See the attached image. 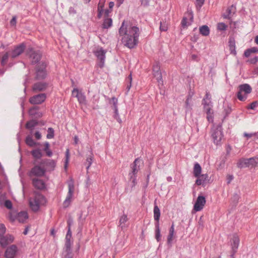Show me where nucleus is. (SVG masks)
I'll return each mask as SVG.
<instances>
[{
    "instance_id": "31",
    "label": "nucleus",
    "mask_w": 258,
    "mask_h": 258,
    "mask_svg": "<svg viewBox=\"0 0 258 258\" xmlns=\"http://www.w3.org/2000/svg\"><path fill=\"white\" fill-rule=\"evenodd\" d=\"M25 142L26 144L30 147H34L37 145H39V143H37L33 140L32 137L31 136H28L26 137Z\"/></svg>"
},
{
    "instance_id": "16",
    "label": "nucleus",
    "mask_w": 258,
    "mask_h": 258,
    "mask_svg": "<svg viewBox=\"0 0 258 258\" xmlns=\"http://www.w3.org/2000/svg\"><path fill=\"white\" fill-rule=\"evenodd\" d=\"M14 237L10 234H7L0 238V244L3 247H6L8 244L14 241Z\"/></svg>"
},
{
    "instance_id": "12",
    "label": "nucleus",
    "mask_w": 258,
    "mask_h": 258,
    "mask_svg": "<svg viewBox=\"0 0 258 258\" xmlns=\"http://www.w3.org/2000/svg\"><path fill=\"white\" fill-rule=\"evenodd\" d=\"M18 250V247L16 245H11L6 249L5 252V257L6 258H14Z\"/></svg>"
},
{
    "instance_id": "49",
    "label": "nucleus",
    "mask_w": 258,
    "mask_h": 258,
    "mask_svg": "<svg viewBox=\"0 0 258 258\" xmlns=\"http://www.w3.org/2000/svg\"><path fill=\"white\" fill-rule=\"evenodd\" d=\"M130 180L132 182V186L134 187L136 185L137 182H136V176H133V175H130Z\"/></svg>"
},
{
    "instance_id": "25",
    "label": "nucleus",
    "mask_w": 258,
    "mask_h": 258,
    "mask_svg": "<svg viewBox=\"0 0 258 258\" xmlns=\"http://www.w3.org/2000/svg\"><path fill=\"white\" fill-rule=\"evenodd\" d=\"M236 8L233 5L229 7L226 12L223 14L224 18H230L231 16H232L235 12Z\"/></svg>"
},
{
    "instance_id": "5",
    "label": "nucleus",
    "mask_w": 258,
    "mask_h": 258,
    "mask_svg": "<svg viewBox=\"0 0 258 258\" xmlns=\"http://www.w3.org/2000/svg\"><path fill=\"white\" fill-rule=\"evenodd\" d=\"M238 89L237 97L239 100L244 101L246 99L248 94L251 93V87L247 84H244L240 85Z\"/></svg>"
},
{
    "instance_id": "27",
    "label": "nucleus",
    "mask_w": 258,
    "mask_h": 258,
    "mask_svg": "<svg viewBox=\"0 0 258 258\" xmlns=\"http://www.w3.org/2000/svg\"><path fill=\"white\" fill-rule=\"evenodd\" d=\"M202 172V168L198 163H196L194 165L193 174L197 177L199 176Z\"/></svg>"
},
{
    "instance_id": "46",
    "label": "nucleus",
    "mask_w": 258,
    "mask_h": 258,
    "mask_svg": "<svg viewBox=\"0 0 258 258\" xmlns=\"http://www.w3.org/2000/svg\"><path fill=\"white\" fill-rule=\"evenodd\" d=\"M155 238L158 241H159L161 238L160 231L158 227L155 230Z\"/></svg>"
},
{
    "instance_id": "9",
    "label": "nucleus",
    "mask_w": 258,
    "mask_h": 258,
    "mask_svg": "<svg viewBox=\"0 0 258 258\" xmlns=\"http://www.w3.org/2000/svg\"><path fill=\"white\" fill-rule=\"evenodd\" d=\"M46 98L45 93L39 94L30 97L29 102L32 104H40L45 100Z\"/></svg>"
},
{
    "instance_id": "7",
    "label": "nucleus",
    "mask_w": 258,
    "mask_h": 258,
    "mask_svg": "<svg viewBox=\"0 0 258 258\" xmlns=\"http://www.w3.org/2000/svg\"><path fill=\"white\" fill-rule=\"evenodd\" d=\"M94 53L95 56L97 57L98 59L99 60L98 66L100 68H103L104 65L105 54L106 53V51L104 50L102 47H98L95 51H94Z\"/></svg>"
},
{
    "instance_id": "28",
    "label": "nucleus",
    "mask_w": 258,
    "mask_h": 258,
    "mask_svg": "<svg viewBox=\"0 0 258 258\" xmlns=\"http://www.w3.org/2000/svg\"><path fill=\"white\" fill-rule=\"evenodd\" d=\"M31 153L32 156L34 158L37 159H40L43 156L42 153L40 149H36L33 150L31 152Z\"/></svg>"
},
{
    "instance_id": "22",
    "label": "nucleus",
    "mask_w": 258,
    "mask_h": 258,
    "mask_svg": "<svg viewBox=\"0 0 258 258\" xmlns=\"http://www.w3.org/2000/svg\"><path fill=\"white\" fill-rule=\"evenodd\" d=\"M197 179L196 181V183L198 185H203L208 179V175L207 174H200L199 176L197 177Z\"/></svg>"
},
{
    "instance_id": "55",
    "label": "nucleus",
    "mask_w": 258,
    "mask_h": 258,
    "mask_svg": "<svg viewBox=\"0 0 258 258\" xmlns=\"http://www.w3.org/2000/svg\"><path fill=\"white\" fill-rule=\"evenodd\" d=\"M248 62L252 64H255L258 61V56H255L252 58H250L247 60Z\"/></svg>"
},
{
    "instance_id": "23",
    "label": "nucleus",
    "mask_w": 258,
    "mask_h": 258,
    "mask_svg": "<svg viewBox=\"0 0 258 258\" xmlns=\"http://www.w3.org/2000/svg\"><path fill=\"white\" fill-rule=\"evenodd\" d=\"M28 218V214L26 212H21L17 215L16 220L20 223H23Z\"/></svg>"
},
{
    "instance_id": "51",
    "label": "nucleus",
    "mask_w": 258,
    "mask_h": 258,
    "mask_svg": "<svg viewBox=\"0 0 258 258\" xmlns=\"http://www.w3.org/2000/svg\"><path fill=\"white\" fill-rule=\"evenodd\" d=\"M227 26L223 23H220L218 24V29L220 30H226Z\"/></svg>"
},
{
    "instance_id": "14",
    "label": "nucleus",
    "mask_w": 258,
    "mask_h": 258,
    "mask_svg": "<svg viewBox=\"0 0 258 258\" xmlns=\"http://www.w3.org/2000/svg\"><path fill=\"white\" fill-rule=\"evenodd\" d=\"M45 173L44 168L39 165H36L32 168L30 172V176H42Z\"/></svg>"
},
{
    "instance_id": "3",
    "label": "nucleus",
    "mask_w": 258,
    "mask_h": 258,
    "mask_svg": "<svg viewBox=\"0 0 258 258\" xmlns=\"http://www.w3.org/2000/svg\"><path fill=\"white\" fill-rule=\"evenodd\" d=\"M210 96V94L207 92L205 98L203 100V104L204 110L207 114V118L208 121L212 122L213 121V112L212 110L213 105Z\"/></svg>"
},
{
    "instance_id": "15",
    "label": "nucleus",
    "mask_w": 258,
    "mask_h": 258,
    "mask_svg": "<svg viewBox=\"0 0 258 258\" xmlns=\"http://www.w3.org/2000/svg\"><path fill=\"white\" fill-rule=\"evenodd\" d=\"M206 204L205 198L204 196H199L194 205V210L196 211H200L203 209Z\"/></svg>"
},
{
    "instance_id": "37",
    "label": "nucleus",
    "mask_w": 258,
    "mask_h": 258,
    "mask_svg": "<svg viewBox=\"0 0 258 258\" xmlns=\"http://www.w3.org/2000/svg\"><path fill=\"white\" fill-rule=\"evenodd\" d=\"M160 216V211L157 205H155L154 208V217L156 221H158Z\"/></svg>"
},
{
    "instance_id": "54",
    "label": "nucleus",
    "mask_w": 258,
    "mask_h": 258,
    "mask_svg": "<svg viewBox=\"0 0 258 258\" xmlns=\"http://www.w3.org/2000/svg\"><path fill=\"white\" fill-rule=\"evenodd\" d=\"M257 102L256 101L253 102L247 108V109L254 110L257 105Z\"/></svg>"
},
{
    "instance_id": "45",
    "label": "nucleus",
    "mask_w": 258,
    "mask_h": 258,
    "mask_svg": "<svg viewBox=\"0 0 258 258\" xmlns=\"http://www.w3.org/2000/svg\"><path fill=\"white\" fill-rule=\"evenodd\" d=\"M224 111L225 113V115H228L231 112V108L229 105H225L224 107Z\"/></svg>"
},
{
    "instance_id": "41",
    "label": "nucleus",
    "mask_w": 258,
    "mask_h": 258,
    "mask_svg": "<svg viewBox=\"0 0 258 258\" xmlns=\"http://www.w3.org/2000/svg\"><path fill=\"white\" fill-rule=\"evenodd\" d=\"M93 161V155H89L86 159V163L87 164V169H88L90 166L91 165Z\"/></svg>"
},
{
    "instance_id": "36",
    "label": "nucleus",
    "mask_w": 258,
    "mask_h": 258,
    "mask_svg": "<svg viewBox=\"0 0 258 258\" xmlns=\"http://www.w3.org/2000/svg\"><path fill=\"white\" fill-rule=\"evenodd\" d=\"M229 46L231 53L236 54L235 41L233 38L229 39Z\"/></svg>"
},
{
    "instance_id": "42",
    "label": "nucleus",
    "mask_w": 258,
    "mask_h": 258,
    "mask_svg": "<svg viewBox=\"0 0 258 258\" xmlns=\"http://www.w3.org/2000/svg\"><path fill=\"white\" fill-rule=\"evenodd\" d=\"M9 53L8 52L6 53L2 57L1 60V64L3 66H5L8 59L9 58Z\"/></svg>"
},
{
    "instance_id": "2",
    "label": "nucleus",
    "mask_w": 258,
    "mask_h": 258,
    "mask_svg": "<svg viewBox=\"0 0 258 258\" xmlns=\"http://www.w3.org/2000/svg\"><path fill=\"white\" fill-rule=\"evenodd\" d=\"M72 232L70 227L69 229L65 238V244L63 248L62 258H73L72 245L73 241L72 239Z\"/></svg>"
},
{
    "instance_id": "47",
    "label": "nucleus",
    "mask_w": 258,
    "mask_h": 258,
    "mask_svg": "<svg viewBox=\"0 0 258 258\" xmlns=\"http://www.w3.org/2000/svg\"><path fill=\"white\" fill-rule=\"evenodd\" d=\"M117 98L114 97L109 99V103L113 104L112 108L115 107V106H117Z\"/></svg>"
},
{
    "instance_id": "21",
    "label": "nucleus",
    "mask_w": 258,
    "mask_h": 258,
    "mask_svg": "<svg viewBox=\"0 0 258 258\" xmlns=\"http://www.w3.org/2000/svg\"><path fill=\"white\" fill-rule=\"evenodd\" d=\"M42 162L46 166L49 171L53 170L56 166V162L54 160L45 159L43 160Z\"/></svg>"
},
{
    "instance_id": "32",
    "label": "nucleus",
    "mask_w": 258,
    "mask_h": 258,
    "mask_svg": "<svg viewBox=\"0 0 258 258\" xmlns=\"http://www.w3.org/2000/svg\"><path fill=\"white\" fill-rule=\"evenodd\" d=\"M112 25V20L111 18H106L104 20L102 24V28L104 29H108Z\"/></svg>"
},
{
    "instance_id": "10",
    "label": "nucleus",
    "mask_w": 258,
    "mask_h": 258,
    "mask_svg": "<svg viewBox=\"0 0 258 258\" xmlns=\"http://www.w3.org/2000/svg\"><path fill=\"white\" fill-rule=\"evenodd\" d=\"M153 73L159 83L162 84V77L160 71V66L158 62H155L153 66Z\"/></svg>"
},
{
    "instance_id": "8",
    "label": "nucleus",
    "mask_w": 258,
    "mask_h": 258,
    "mask_svg": "<svg viewBox=\"0 0 258 258\" xmlns=\"http://www.w3.org/2000/svg\"><path fill=\"white\" fill-rule=\"evenodd\" d=\"M212 137L215 144L218 145L220 143L223 137L221 126H218L216 128L212 130Z\"/></svg>"
},
{
    "instance_id": "34",
    "label": "nucleus",
    "mask_w": 258,
    "mask_h": 258,
    "mask_svg": "<svg viewBox=\"0 0 258 258\" xmlns=\"http://www.w3.org/2000/svg\"><path fill=\"white\" fill-rule=\"evenodd\" d=\"M33 199L35 200L36 202L39 203V205H42L45 203L44 197L41 194L36 195Z\"/></svg>"
},
{
    "instance_id": "50",
    "label": "nucleus",
    "mask_w": 258,
    "mask_h": 258,
    "mask_svg": "<svg viewBox=\"0 0 258 258\" xmlns=\"http://www.w3.org/2000/svg\"><path fill=\"white\" fill-rule=\"evenodd\" d=\"M69 160V150L67 149L66 152L65 168H67Z\"/></svg>"
},
{
    "instance_id": "38",
    "label": "nucleus",
    "mask_w": 258,
    "mask_h": 258,
    "mask_svg": "<svg viewBox=\"0 0 258 258\" xmlns=\"http://www.w3.org/2000/svg\"><path fill=\"white\" fill-rule=\"evenodd\" d=\"M37 122L36 120H32L26 123V127L28 129L32 130L37 124Z\"/></svg>"
},
{
    "instance_id": "26",
    "label": "nucleus",
    "mask_w": 258,
    "mask_h": 258,
    "mask_svg": "<svg viewBox=\"0 0 258 258\" xmlns=\"http://www.w3.org/2000/svg\"><path fill=\"white\" fill-rule=\"evenodd\" d=\"M174 230L173 227H171L169 231V234L167 237V244L171 246L173 243Z\"/></svg>"
},
{
    "instance_id": "4",
    "label": "nucleus",
    "mask_w": 258,
    "mask_h": 258,
    "mask_svg": "<svg viewBox=\"0 0 258 258\" xmlns=\"http://www.w3.org/2000/svg\"><path fill=\"white\" fill-rule=\"evenodd\" d=\"M258 165V158L252 157L249 159H242L238 161L237 166L238 168H253Z\"/></svg>"
},
{
    "instance_id": "11",
    "label": "nucleus",
    "mask_w": 258,
    "mask_h": 258,
    "mask_svg": "<svg viewBox=\"0 0 258 258\" xmlns=\"http://www.w3.org/2000/svg\"><path fill=\"white\" fill-rule=\"evenodd\" d=\"M27 53L33 63L38 62L40 59L41 54L40 52L34 51L31 47L28 49Z\"/></svg>"
},
{
    "instance_id": "35",
    "label": "nucleus",
    "mask_w": 258,
    "mask_h": 258,
    "mask_svg": "<svg viewBox=\"0 0 258 258\" xmlns=\"http://www.w3.org/2000/svg\"><path fill=\"white\" fill-rule=\"evenodd\" d=\"M45 71L43 69H38L36 72V78L38 79H42L46 76Z\"/></svg>"
},
{
    "instance_id": "59",
    "label": "nucleus",
    "mask_w": 258,
    "mask_h": 258,
    "mask_svg": "<svg viewBox=\"0 0 258 258\" xmlns=\"http://www.w3.org/2000/svg\"><path fill=\"white\" fill-rule=\"evenodd\" d=\"M181 25L183 27H186L188 25L187 24V19L183 18L181 21Z\"/></svg>"
},
{
    "instance_id": "62",
    "label": "nucleus",
    "mask_w": 258,
    "mask_h": 258,
    "mask_svg": "<svg viewBox=\"0 0 258 258\" xmlns=\"http://www.w3.org/2000/svg\"><path fill=\"white\" fill-rule=\"evenodd\" d=\"M255 133H254V134H251H251H248V133H245L244 134V137H246V138H251V137H252V136H255Z\"/></svg>"
},
{
    "instance_id": "33",
    "label": "nucleus",
    "mask_w": 258,
    "mask_h": 258,
    "mask_svg": "<svg viewBox=\"0 0 258 258\" xmlns=\"http://www.w3.org/2000/svg\"><path fill=\"white\" fill-rule=\"evenodd\" d=\"M44 148L43 151L45 152L46 155L48 157H51L52 155V152L50 149V144L48 142L44 143Z\"/></svg>"
},
{
    "instance_id": "29",
    "label": "nucleus",
    "mask_w": 258,
    "mask_h": 258,
    "mask_svg": "<svg viewBox=\"0 0 258 258\" xmlns=\"http://www.w3.org/2000/svg\"><path fill=\"white\" fill-rule=\"evenodd\" d=\"M200 33L204 36H208L210 34V29L207 25H203L199 28Z\"/></svg>"
},
{
    "instance_id": "44",
    "label": "nucleus",
    "mask_w": 258,
    "mask_h": 258,
    "mask_svg": "<svg viewBox=\"0 0 258 258\" xmlns=\"http://www.w3.org/2000/svg\"><path fill=\"white\" fill-rule=\"evenodd\" d=\"M38 109V107L34 106L30 108L29 111V113L30 115L35 116L36 114V111Z\"/></svg>"
},
{
    "instance_id": "40",
    "label": "nucleus",
    "mask_w": 258,
    "mask_h": 258,
    "mask_svg": "<svg viewBox=\"0 0 258 258\" xmlns=\"http://www.w3.org/2000/svg\"><path fill=\"white\" fill-rule=\"evenodd\" d=\"M54 137V130L51 127H49L47 130V139H52Z\"/></svg>"
},
{
    "instance_id": "19",
    "label": "nucleus",
    "mask_w": 258,
    "mask_h": 258,
    "mask_svg": "<svg viewBox=\"0 0 258 258\" xmlns=\"http://www.w3.org/2000/svg\"><path fill=\"white\" fill-rule=\"evenodd\" d=\"M141 160L139 158L136 159L132 165V172L129 173V175L136 176L138 171L140 170V165L138 164L141 162Z\"/></svg>"
},
{
    "instance_id": "39",
    "label": "nucleus",
    "mask_w": 258,
    "mask_h": 258,
    "mask_svg": "<svg viewBox=\"0 0 258 258\" xmlns=\"http://www.w3.org/2000/svg\"><path fill=\"white\" fill-rule=\"evenodd\" d=\"M88 212L86 211H82L79 217V220L81 224H83V221L85 219L86 216H87Z\"/></svg>"
},
{
    "instance_id": "1",
    "label": "nucleus",
    "mask_w": 258,
    "mask_h": 258,
    "mask_svg": "<svg viewBox=\"0 0 258 258\" xmlns=\"http://www.w3.org/2000/svg\"><path fill=\"white\" fill-rule=\"evenodd\" d=\"M119 34L122 36L121 41L124 46L133 48L138 43L140 34L139 28L131 24H125L123 21L119 29Z\"/></svg>"
},
{
    "instance_id": "48",
    "label": "nucleus",
    "mask_w": 258,
    "mask_h": 258,
    "mask_svg": "<svg viewBox=\"0 0 258 258\" xmlns=\"http://www.w3.org/2000/svg\"><path fill=\"white\" fill-rule=\"evenodd\" d=\"M10 24L12 27H16L17 24V17L16 16L13 17L12 19L10 22Z\"/></svg>"
},
{
    "instance_id": "18",
    "label": "nucleus",
    "mask_w": 258,
    "mask_h": 258,
    "mask_svg": "<svg viewBox=\"0 0 258 258\" xmlns=\"http://www.w3.org/2000/svg\"><path fill=\"white\" fill-rule=\"evenodd\" d=\"M47 84L43 82L35 83L32 87V90L34 92L42 91L46 89Z\"/></svg>"
},
{
    "instance_id": "17",
    "label": "nucleus",
    "mask_w": 258,
    "mask_h": 258,
    "mask_svg": "<svg viewBox=\"0 0 258 258\" xmlns=\"http://www.w3.org/2000/svg\"><path fill=\"white\" fill-rule=\"evenodd\" d=\"M239 244V238L237 234H234L231 239V248L233 252V253L231 254L232 256H233L235 253L237 251Z\"/></svg>"
},
{
    "instance_id": "20",
    "label": "nucleus",
    "mask_w": 258,
    "mask_h": 258,
    "mask_svg": "<svg viewBox=\"0 0 258 258\" xmlns=\"http://www.w3.org/2000/svg\"><path fill=\"white\" fill-rule=\"evenodd\" d=\"M32 183L33 186L39 189H43L45 188V185L44 181L37 178H34L32 179Z\"/></svg>"
},
{
    "instance_id": "24",
    "label": "nucleus",
    "mask_w": 258,
    "mask_h": 258,
    "mask_svg": "<svg viewBox=\"0 0 258 258\" xmlns=\"http://www.w3.org/2000/svg\"><path fill=\"white\" fill-rule=\"evenodd\" d=\"M74 92L76 93V95H75V97H77L78 101L80 103H84L86 100L85 96L79 92V90L77 88L74 89Z\"/></svg>"
},
{
    "instance_id": "52",
    "label": "nucleus",
    "mask_w": 258,
    "mask_h": 258,
    "mask_svg": "<svg viewBox=\"0 0 258 258\" xmlns=\"http://www.w3.org/2000/svg\"><path fill=\"white\" fill-rule=\"evenodd\" d=\"M5 206L9 209L12 208V204L10 200H7L5 202Z\"/></svg>"
},
{
    "instance_id": "63",
    "label": "nucleus",
    "mask_w": 258,
    "mask_h": 258,
    "mask_svg": "<svg viewBox=\"0 0 258 258\" xmlns=\"http://www.w3.org/2000/svg\"><path fill=\"white\" fill-rule=\"evenodd\" d=\"M249 50H250L251 53H255L258 52V48L255 47H252L251 48H249Z\"/></svg>"
},
{
    "instance_id": "13",
    "label": "nucleus",
    "mask_w": 258,
    "mask_h": 258,
    "mask_svg": "<svg viewBox=\"0 0 258 258\" xmlns=\"http://www.w3.org/2000/svg\"><path fill=\"white\" fill-rule=\"evenodd\" d=\"M25 49V45L24 43H21L14 48L12 51L10 56L12 58H15L21 54Z\"/></svg>"
},
{
    "instance_id": "53",
    "label": "nucleus",
    "mask_w": 258,
    "mask_h": 258,
    "mask_svg": "<svg viewBox=\"0 0 258 258\" xmlns=\"http://www.w3.org/2000/svg\"><path fill=\"white\" fill-rule=\"evenodd\" d=\"M205 1L203 0H196V6L200 9L204 4Z\"/></svg>"
},
{
    "instance_id": "60",
    "label": "nucleus",
    "mask_w": 258,
    "mask_h": 258,
    "mask_svg": "<svg viewBox=\"0 0 258 258\" xmlns=\"http://www.w3.org/2000/svg\"><path fill=\"white\" fill-rule=\"evenodd\" d=\"M251 54V52L250 50H249V49H247L244 51V55L245 57H248L250 56V55Z\"/></svg>"
},
{
    "instance_id": "6",
    "label": "nucleus",
    "mask_w": 258,
    "mask_h": 258,
    "mask_svg": "<svg viewBox=\"0 0 258 258\" xmlns=\"http://www.w3.org/2000/svg\"><path fill=\"white\" fill-rule=\"evenodd\" d=\"M68 193L67 197L63 203V206L64 208L68 207L72 201L73 195L74 192V183L72 179H71L68 182Z\"/></svg>"
},
{
    "instance_id": "30",
    "label": "nucleus",
    "mask_w": 258,
    "mask_h": 258,
    "mask_svg": "<svg viewBox=\"0 0 258 258\" xmlns=\"http://www.w3.org/2000/svg\"><path fill=\"white\" fill-rule=\"evenodd\" d=\"M30 206L32 210L34 211H37L40 207L39 203L36 202L34 199H30L29 201Z\"/></svg>"
},
{
    "instance_id": "57",
    "label": "nucleus",
    "mask_w": 258,
    "mask_h": 258,
    "mask_svg": "<svg viewBox=\"0 0 258 258\" xmlns=\"http://www.w3.org/2000/svg\"><path fill=\"white\" fill-rule=\"evenodd\" d=\"M127 220V216L126 215H123L120 219V224L125 223Z\"/></svg>"
},
{
    "instance_id": "56",
    "label": "nucleus",
    "mask_w": 258,
    "mask_h": 258,
    "mask_svg": "<svg viewBox=\"0 0 258 258\" xmlns=\"http://www.w3.org/2000/svg\"><path fill=\"white\" fill-rule=\"evenodd\" d=\"M103 11V6H100L99 5L98 8V18H100L102 16Z\"/></svg>"
},
{
    "instance_id": "64",
    "label": "nucleus",
    "mask_w": 258,
    "mask_h": 258,
    "mask_svg": "<svg viewBox=\"0 0 258 258\" xmlns=\"http://www.w3.org/2000/svg\"><path fill=\"white\" fill-rule=\"evenodd\" d=\"M114 117L117 120L118 122H119V123L121 122V120L119 117V114L116 115V114H114Z\"/></svg>"
},
{
    "instance_id": "58",
    "label": "nucleus",
    "mask_w": 258,
    "mask_h": 258,
    "mask_svg": "<svg viewBox=\"0 0 258 258\" xmlns=\"http://www.w3.org/2000/svg\"><path fill=\"white\" fill-rule=\"evenodd\" d=\"M6 227H0V237L3 236L4 234L6 233Z\"/></svg>"
},
{
    "instance_id": "43",
    "label": "nucleus",
    "mask_w": 258,
    "mask_h": 258,
    "mask_svg": "<svg viewBox=\"0 0 258 258\" xmlns=\"http://www.w3.org/2000/svg\"><path fill=\"white\" fill-rule=\"evenodd\" d=\"M168 27L165 22H161L160 30L161 31H166L167 30Z\"/></svg>"
},
{
    "instance_id": "61",
    "label": "nucleus",
    "mask_w": 258,
    "mask_h": 258,
    "mask_svg": "<svg viewBox=\"0 0 258 258\" xmlns=\"http://www.w3.org/2000/svg\"><path fill=\"white\" fill-rule=\"evenodd\" d=\"M34 136H35V137L36 138V139L37 140H40L41 138V135L39 132H35Z\"/></svg>"
}]
</instances>
